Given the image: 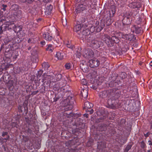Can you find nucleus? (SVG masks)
<instances>
[{"label": "nucleus", "instance_id": "nucleus-1", "mask_svg": "<svg viewBox=\"0 0 152 152\" xmlns=\"http://www.w3.org/2000/svg\"><path fill=\"white\" fill-rule=\"evenodd\" d=\"M74 101V98L71 96H69L64 100V102L65 103L61 107V110H64L63 115L68 118H71L73 117L74 114L71 112H66V111L71 110L73 108V104Z\"/></svg>", "mask_w": 152, "mask_h": 152}, {"label": "nucleus", "instance_id": "nucleus-2", "mask_svg": "<svg viewBox=\"0 0 152 152\" xmlns=\"http://www.w3.org/2000/svg\"><path fill=\"white\" fill-rule=\"evenodd\" d=\"M79 35L80 38L85 42H90L94 37V35L90 34L88 28L86 29L85 30L83 29V31L80 33Z\"/></svg>", "mask_w": 152, "mask_h": 152}, {"label": "nucleus", "instance_id": "nucleus-3", "mask_svg": "<svg viewBox=\"0 0 152 152\" xmlns=\"http://www.w3.org/2000/svg\"><path fill=\"white\" fill-rule=\"evenodd\" d=\"M79 3L76 5L75 11V12L77 14L82 12L83 11L88 9L90 7V5L89 4L88 1H86L84 2Z\"/></svg>", "mask_w": 152, "mask_h": 152}, {"label": "nucleus", "instance_id": "nucleus-4", "mask_svg": "<svg viewBox=\"0 0 152 152\" xmlns=\"http://www.w3.org/2000/svg\"><path fill=\"white\" fill-rule=\"evenodd\" d=\"M102 40L108 47H111L113 46L114 42L118 41V39L115 36H113L111 37L110 36L105 35L102 37Z\"/></svg>", "mask_w": 152, "mask_h": 152}, {"label": "nucleus", "instance_id": "nucleus-5", "mask_svg": "<svg viewBox=\"0 0 152 152\" xmlns=\"http://www.w3.org/2000/svg\"><path fill=\"white\" fill-rule=\"evenodd\" d=\"M118 75L116 73L113 74L112 76L110 78L108 85L110 87H113L118 85L120 83V80H117Z\"/></svg>", "mask_w": 152, "mask_h": 152}, {"label": "nucleus", "instance_id": "nucleus-6", "mask_svg": "<svg viewBox=\"0 0 152 152\" xmlns=\"http://www.w3.org/2000/svg\"><path fill=\"white\" fill-rule=\"evenodd\" d=\"M80 22H81V23L80 22L79 23L77 24L74 27V30L76 32H78L81 28H86L88 27V20H79Z\"/></svg>", "mask_w": 152, "mask_h": 152}, {"label": "nucleus", "instance_id": "nucleus-7", "mask_svg": "<svg viewBox=\"0 0 152 152\" xmlns=\"http://www.w3.org/2000/svg\"><path fill=\"white\" fill-rule=\"evenodd\" d=\"M113 125L111 123L109 124H104L101 125L100 129L102 131L107 130V131H109L110 133H111V134L112 135V134H114L115 132L113 129Z\"/></svg>", "mask_w": 152, "mask_h": 152}, {"label": "nucleus", "instance_id": "nucleus-8", "mask_svg": "<svg viewBox=\"0 0 152 152\" xmlns=\"http://www.w3.org/2000/svg\"><path fill=\"white\" fill-rule=\"evenodd\" d=\"M109 98L110 100H117L120 96L119 93L117 91H115L113 89H111L109 90Z\"/></svg>", "mask_w": 152, "mask_h": 152}, {"label": "nucleus", "instance_id": "nucleus-9", "mask_svg": "<svg viewBox=\"0 0 152 152\" xmlns=\"http://www.w3.org/2000/svg\"><path fill=\"white\" fill-rule=\"evenodd\" d=\"M6 20H0V24H1V23H3L4 21L3 24L5 26L4 27V30H5L7 29L8 30L9 29H13L16 26L14 24L13 21H10L9 20L8 21H6Z\"/></svg>", "mask_w": 152, "mask_h": 152}, {"label": "nucleus", "instance_id": "nucleus-10", "mask_svg": "<svg viewBox=\"0 0 152 152\" xmlns=\"http://www.w3.org/2000/svg\"><path fill=\"white\" fill-rule=\"evenodd\" d=\"M85 53L86 55L85 56V57L89 58H96L98 56V51L96 50L93 51L92 50L89 49H88L86 51Z\"/></svg>", "mask_w": 152, "mask_h": 152}, {"label": "nucleus", "instance_id": "nucleus-11", "mask_svg": "<svg viewBox=\"0 0 152 152\" xmlns=\"http://www.w3.org/2000/svg\"><path fill=\"white\" fill-rule=\"evenodd\" d=\"M118 101L115 100H110L109 99L107 101V107L109 108L115 109L118 108L119 104L118 103Z\"/></svg>", "mask_w": 152, "mask_h": 152}, {"label": "nucleus", "instance_id": "nucleus-12", "mask_svg": "<svg viewBox=\"0 0 152 152\" xmlns=\"http://www.w3.org/2000/svg\"><path fill=\"white\" fill-rule=\"evenodd\" d=\"M88 42L90 43L91 47L96 49L99 48L102 43L100 41L98 40L97 39H94V38L91 40L90 42Z\"/></svg>", "mask_w": 152, "mask_h": 152}, {"label": "nucleus", "instance_id": "nucleus-13", "mask_svg": "<svg viewBox=\"0 0 152 152\" xmlns=\"http://www.w3.org/2000/svg\"><path fill=\"white\" fill-rule=\"evenodd\" d=\"M130 30L131 32L136 34H141L142 32L141 27L135 25H132L131 27Z\"/></svg>", "mask_w": 152, "mask_h": 152}, {"label": "nucleus", "instance_id": "nucleus-14", "mask_svg": "<svg viewBox=\"0 0 152 152\" xmlns=\"http://www.w3.org/2000/svg\"><path fill=\"white\" fill-rule=\"evenodd\" d=\"M89 65L91 68H95L98 67L100 64L99 60L96 59L90 60L89 61Z\"/></svg>", "mask_w": 152, "mask_h": 152}, {"label": "nucleus", "instance_id": "nucleus-15", "mask_svg": "<svg viewBox=\"0 0 152 152\" xmlns=\"http://www.w3.org/2000/svg\"><path fill=\"white\" fill-rule=\"evenodd\" d=\"M104 20H100L101 23L100 24H99V21H96V26H98V27L96 29V31L97 32H100L103 29L104 26Z\"/></svg>", "mask_w": 152, "mask_h": 152}, {"label": "nucleus", "instance_id": "nucleus-16", "mask_svg": "<svg viewBox=\"0 0 152 152\" xmlns=\"http://www.w3.org/2000/svg\"><path fill=\"white\" fill-rule=\"evenodd\" d=\"M65 147L64 146L61 148L62 152H75L74 150L69 147L70 145L68 142H66L65 144Z\"/></svg>", "mask_w": 152, "mask_h": 152}, {"label": "nucleus", "instance_id": "nucleus-17", "mask_svg": "<svg viewBox=\"0 0 152 152\" xmlns=\"http://www.w3.org/2000/svg\"><path fill=\"white\" fill-rule=\"evenodd\" d=\"M109 90L107 91H103L99 93V96L102 99H105L107 97L109 98Z\"/></svg>", "mask_w": 152, "mask_h": 152}, {"label": "nucleus", "instance_id": "nucleus-18", "mask_svg": "<svg viewBox=\"0 0 152 152\" xmlns=\"http://www.w3.org/2000/svg\"><path fill=\"white\" fill-rule=\"evenodd\" d=\"M93 104L88 101L86 102L84 104L83 109H85L86 112H87V110L88 109H90L93 107Z\"/></svg>", "mask_w": 152, "mask_h": 152}, {"label": "nucleus", "instance_id": "nucleus-19", "mask_svg": "<svg viewBox=\"0 0 152 152\" xmlns=\"http://www.w3.org/2000/svg\"><path fill=\"white\" fill-rule=\"evenodd\" d=\"M106 147V143L105 141H102L98 145V148L99 150L101 151L100 152H103V149Z\"/></svg>", "mask_w": 152, "mask_h": 152}, {"label": "nucleus", "instance_id": "nucleus-20", "mask_svg": "<svg viewBox=\"0 0 152 152\" xmlns=\"http://www.w3.org/2000/svg\"><path fill=\"white\" fill-rule=\"evenodd\" d=\"M43 37L45 39L48 41H51L53 39L52 37L50 36L48 32L44 33L43 35Z\"/></svg>", "mask_w": 152, "mask_h": 152}, {"label": "nucleus", "instance_id": "nucleus-21", "mask_svg": "<svg viewBox=\"0 0 152 152\" xmlns=\"http://www.w3.org/2000/svg\"><path fill=\"white\" fill-rule=\"evenodd\" d=\"M81 95L83 98L85 99L87 98L88 95V90L85 89H83L81 91Z\"/></svg>", "mask_w": 152, "mask_h": 152}, {"label": "nucleus", "instance_id": "nucleus-22", "mask_svg": "<svg viewBox=\"0 0 152 152\" xmlns=\"http://www.w3.org/2000/svg\"><path fill=\"white\" fill-rule=\"evenodd\" d=\"M64 53L62 52H57L56 54V57L59 60L62 59L64 56Z\"/></svg>", "mask_w": 152, "mask_h": 152}, {"label": "nucleus", "instance_id": "nucleus-23", "mask_svg": "<svg viewBox=\"0 0 152 152\" xmlns=\"http://www.w3.org/2000/svg\"><path fill=\"white\" fill-rule=\"evenodd\" d=\"M53 8V6L51 5H50L48 6L47 7L46 10L45 11V14L47 15L50 14L51 13Z\"/></svg>", "mask_w": 152, "mask_h": 152}, {"label": "nucleus", "instance_id": "nucleus-24", "mask_svg": "<svg viewBox=\"0 0 152 152\" xmlns=\"http://www.w3.org/2000/svg\"><path fill=\"white\" fill-rule=\"evenodd\" d=\"M133 33H130L128 34H126L125 35V37L126 39L128 40L131 41L133 39L134 37V34Z\"/></svg>", "mask_w": 152, "mask_h": 152}, {"label": "nucleus", "instance_id": "nucleus-25", "mask_svg": "<svg viewBox=\"0 0 152 152\" xmlns=\"http://www.w3.org/2000/svg\"><path fill=\"white\" fill-rule=\"evenodd\" d=\"M22 27L21 25L16 26L14 28V31L15 33H18L21 31Z\"/></svg>", "mask_w": 152, "mask_h": 152}, {"label": "nucleus", "instance_id": "nucleus-26", "mask_svg": "<svg viewBox=\"0 0 152 152\" xmlns=\"http://www.w3.org/2000/svg\"><path fill=\"white\" fill-rule=\"evenodd\" d=\"M24 108V110L26 112V113H27L28 112V107H27V104H23V105L22 107H20L18 108L19 110L21 112H23V110H22L23 109V108Z\"/></svg>", "mask_w": 152, "mask_h": 152}, {"label": "nucleus", "instance_id": "nucleus-27", "mask_svg": "<svg viewBox=\"0 0 152 152\" xmlns=\"http://www.w3.org/2000/svg\"><path fill=\"white\" fill-rule=\"evenodd\" d=\"M46 50L47 51H50V52H52L54 50L53 47L51 44H49L46 45Z\"/></svg>", "mask_w": 152, "mask_h": 152}, {"label": "nucleus", "instance_id": "nucleus-28", "mask_svg": "<svg viewBox=\"0 0 152 152\" xmlns=\"http://www.w3.org/2000/svg\"><path fill=\"white\" fill-rule=\"evenodd\" d=\"M60 85V83H57L55 86V87H54V89L56 90H57L58 91H59V89H61V91H64V88L62 86H61H61H59Z\"/></svg>", "mask_w": 152, "mask_h": 152}, {"label": "nucleus", "instance_id": "nucleus-29", "mask_svg": "<svg viewBox=\"0 0 152 152\" xmlns=\"http://www.w3.org/2000/svg\"><path fill=\"white\" fill-rule=\"evenodd\" d=\"M132 20H122V23L123 26H127L131 24Z\"/></svg>", "mask_w": 152, "mask_h": 152}, {"label": "nucleus", "instance_id": "nucleus-30", "mask_svg": "<svg viewBox=\"0 0 152 152\" xmlns=\"http://www.w3.org/2000/svg\"><path fill=\"white\" fill-rule=\"evenodd\" d=\"M88 27H88V28H87L89 29L90 33H92L94 32L96 30L95 27L94 26H92L91 25H89L88 23Z\"/></svg>", "mask_w": 152, "mask_h": 152}, {"label": "nucleus", "instance_id": "nucleus-31", "mask_svg": "<svg viewBox=\"0 0 152 152\" xmlns=\"http://www.w3.org/2000/svg\"><path fill=\"white\" fill-rule=\"evenodd\" d=\"M43 69L45 70H47L50 67V65L48 62H44L42 64Z\"/></svg>", "mask_w": 152, "mask_h": 152}, {"label": "nucleus", "instance_id": "nucleus-32", "mask_svg": "<svg viewBox=\"0 0 152 152\" xmlns=\"http://www.w3.org/2000/svg\"><path fill=\"white\" fill-rule=\"evenodd\" d=\"M126 122V120L124 118H121L119 124V126L121 127H124L125 125Z\"/></svg>", "mask_w": 152, "mask_h": 152}, {"label": "nucleus", "instance_id": "nucleus-33", "mask_svg": "<svg viewBox=\"0 0 152 152\" xmlns=\"http://www.w3.org/2000/svg\"><path fill=\"white\" fill-rule=\"evenodd\" d=\"M134 6V8H140L141 6V3L139 2H135L132 4Z\"/></svg>", "mask_w": 152, "mask_h": 152}, {"label": "nucleus", "instance_id": "nucleus-34", "mask_svg": "<svg viewBox=\"0 0 152 152\" xmlns=\"http://www.w3.org/2000/svg\"><path fill=\"white\" fill-rule=\"evenodd\" d=\"M127 75L125 72H121L119 74V77L121 79H124L126 78L127 77Z\"/></svg>", "mask_w": 152, "mask_h": 152}, {"label": "nucleus", "instance_id": "nucleus-35", "mask_svg": "<svg viewBox=\"0 0 152 152\" xmlns=\"http://www.w3.org/2000/svg\"><path fill=\"white\" fill-rule=\"evenodd\" d=\"M55 78L57 81H59L62 78L61 74H57L55 75Z\"/></svg>", "mask_w": 152, "mask_h": 152}, {"label": "nucleus", "instance_id": "nucleus-36", "mask_svg": "<svg viewBox=\"0 0 152 152\" xmlns=\"http://www.w3.org/2000/svg\"><path fill=\"white\" fill-rule=\"evenodd\" d=\"M13 40L14 41L15 43H20L21 41V39L18 36H16L13 39Z\"/></svg>", "mask_w": 152, "mask_h": 152}, {"label": "nucleus", "instance_id": "nucleus-37", "mask_svg": "<svg viewBox=\"0 0 152 152\" xmlns=\"http://www.w3.org/2000/svg\"><path fill=\"white\" fill-rule=\"evenodd\" d=\"M18 9V5L14 4L12 5L10 9L11 10L14 11H17Z\"/></svg>", "mask_w": 152, "mask_h": 152}, {"label": "nucleus", "instance_id": "nucleus-38", "mask_svg": "<svg viewBox=\"0 0 152 152\" xmlns=\"http://www.w3.org/2000/svg\"><path fill=\"white\" fill-rule=\"evenodd\" d=\"M93 142L94 140L93 139L91 138H89L88 142H87V145L88 147L91 146L92 145Z\"/></svg>", "mask_w": 152, "mask_h": 152}, {"label": "nucleus", "instance_id": "nucleus-39", "mask_svg": "<svg viewBox=\"0 0 152 152\" xmlns=\"http://www.w3.org/2000/svg\"><path fill=\"white\" fill-rule=\"evenodd\" d=\"M66 45L67 48L71 49L72 50H73L75 48L74 45L71 44L69 42L66 44Z\"/></svg>", "mask_w": 152, "mask_h": 152}, {"label": "nucleus", "instance_id": "nucleus-40", "mask_svg": "<svg viewBox=\"0 0 152 152\" xmlns=\"http://www.w3.org/2000/svg\"><path fill=\"white\" fill-rule=\"evenodd\" d=\"M21 14V11L20 10H18L17 11V12H15L14 13V15H15L18 18V17L20 16Z\"/></svg>", "mask_w": 152, "mask_h": 152}, {"label": "nucleus", "instance_id": "nucleus-41", "mask_svg": "<svg viewBox=\"0 0 152 152\" xmlns=\"http://www.w3.org/2000/svg\"><path fill=\"white\" fill-rule=\"evenodd\" d=\"M132 146L131 145H127L124 150V152H128L131 149Z\"/></svg>", "mask_w": 152, "mask_h": 152}, {"label": "nucleus", "instance_id": "nucleus-42", "mask_svg": "<svg viewBox=\"0 0 152 152\" xmlns=\"http://www.w3.org/2000/svg\"><path fill=\"white\" fill-rule=\"evenodd\" d=\"M64 66L66 69H69L71 68L72 64L71 63H66L65 65Z\"/></svg>", "mask_w": 152, "mask_h": 152}, {"label": "nucleus", "instance_id": "nucleus-43", "mask_svg": "<svg viewBox=\"0 0 152 152\" xmlns=\"http://www.w3.org/2000/svg\"><path fill=\"white\" fill-rule=\"evenodd\" d=\"M111 11H110V14H111V12L112 13L113 15H114L115 13V12L116 11V8L115 6H113L111 7Z\"/></svg>", "mask_w": 152, "mask_h": 152}, {"label": "nucleus", "instance_id": "nucleus-44", "mask_svg": "<svg viewBox=\"0 0 152 152\" xmlns=\"http://www.w3.org/2000/svg\"><path fill=\"white\" fill-rule=\"evenodd\" d=\"M140 147L142 148L143 149L146 147V144L143 140L140 142Z\"/></svg>", "mask_w": 152, "mask_h": 152}, {"label": "nucleus", "instance_id": "nucleus-45", "mask_svg": "<svg viewBox=\"0 0 152 152\" xmlns=\"http://www.w3.org/2000/svg\"><path fill=\"white\" fill-rule=\"evenodd\" d=\"M43 73V71L42 70H39L38 72L37 73V77L38 78L40 77Z\"/></svg>", "mask_w": 152, "mask_h": 152}, {"label": "nucleus", "instance_id": "nucleus-46", "mask_svg": "<svg viewBox=\"0 0 152 152\" xmlns=\"http://www.w3.org/2000/svg\"><path fill=\"white\" fill-rule=\"evenodd\" d=\"M18 124L17 122H12L11 124V126L12 128L16 127L17 128Z\"/></svg>", "mask_w": 152, "mask_h": 152}, {"label": "nucleus", "instance_id": "nucleus-47", "mask_svg": "<svg viewBox=\"0 0 152 152\" xmlns=\"http://www.w3.org/2000/svg\"><path fill=\"white\" fill-rule=\"evenodd\" d=\"M7 7V6L6 4H2L1 7V9L3 10L4 11L6 10V8Z\"/></svg>", "mask_w": 152, "mask_h": 152}, {"label": "nucleus", "instance_id": "nucleus-48", "mask_svg": "<svg viewBox=\"0 0 152 152\" xmlns=\"http://www.w3.org/2000/svg\"><path fill=\"white\" fill-rule=\"evenodd\" d=\"M25 119L26 122L27 123V124L29 125H31L32 124L31 122V121L28 118L25 117Z\"/></svg>", "mask_w": 152, "mask_h": 152}, {"label": "nucleus", "instance_id": "nucleus-49", "mask_svg": "<svg viewBox=\"0 0 152 152\" xmlns=\"http://www.w3.org/2000/svg\"><path fill=\"white\" fill-rule=\"evenodd\" d=\"M145 64L143 62H140L139 63V66L141 69H142L145 66Z\"/></svg>", "mask_w": 152, "mask_h": 152}, {"label": "nucleus", "instance_id": "nucleus-50", "mask_svg": "<svg viewBox=\"0 0 152 152\" xmlns=\"http://www.w3.org/2000/svg\"><path fill=\"white\" fill-rule=\"evenodd\" d=\"M81 82L82 84L83 85H86L87 84V82L85 79H82Z\"/></svg>", "mask_w": 152, "mask_h": 152}, {"label": "nucleus", "instance_id": "nucleus-51", "mask_svg": "<svg viewBox=\"0 0 152 152\" xmlns=\"http://www.w3.org/2000/svg\"><path fill=\"white\" fill-rule=\"evenodd\" d=\"M62 23L64 26H66L67 25V20H62Z\"/></svg>", "mask_w": 152, "mask_h": 152}, {"label": "nucleus", "instance_id": "nucleus-52", "mask_svg": "<svg viewBox=\"0 0 152 152\" xmlns=\"http://www.w3.org/2000/svg\"><path fill=\"white\" fill-rule=\"evenodd\" d=\"M4 25L3 24L2 25V26H1L0 27V34H1L3 31H5L4 30Z\"/></svg>", "mask_w": 152, "mask_h": 152}, {"label": "nucleus", "instance_id": "nucleus-53", "mask_svg": "<svg viewBox=\"0 0 152 152\" xmlns=\"http://www.w3.org/2000/svg\"><path fill=\"white\" fill-rule=\"evenodd\" d=\"M75 1L77 3H82L83 2H85L86 0H75Z\"/></svg>", "mask_w": 152, "mask_h": 152}, {"label": "nucleus", "instance_id": "nucleus-54", "mask_svg": "<svg viewBox=\"0 0 152 152\" xmlns=\"http://www.w3.org/2000/svg\"><path fill=\"white\" fill-rule=\"evenodd\" d=\"M8 133L7 132H3L2 133V136L3 137H4L5 135H8Z\"/></svg>", "mask_w": 152, "mask_h": 152}, {"label": "nucleus", "instance_id": "nucleus-55", "mask_svg": "<svg viewBox=\"0 0 152 152\" xmlns=\"http://www.w3.org/2000/svg\"><path fill=\"white\" fill-rule=\"evenodd\" d=\"M150 133L149 132L147 133L146 134H144V135L145 137H148Z\"/></svg>", "mask_w": 152, "mask_h": 152}, {"label": "nucleus", "instance_id": "nucleus-56", "mask_svg": "<svg viewBox=\"0 0 152 152\" xmlns=\"http://www.w3.org/2000/svg\"><path fill=\"white\" fill-rule=\"evenodd\" d=\"M89 112L90 114H91L93 113L94 112V110L92 109H91L90 110H87V112Z\"/></svg>", "mask_w": 152, "mask_h": 152}, {"label": "nucleus", "instance_id": "nucleus-57", "mask_svg": "<svg viewBox=\"0 0 152 152\" xmlns=\"http://www.w3.org/2000/svg\"><path fill=\"white\" fill-rule=\"evenodd\" d=\"M102 77H100V78H99V80H100V79H101V81H99V83H98V84H99V85H100V84H101V83H102V81H103V80H102Z\"/></svg>", "mask_w": 152, "mask_h": 152}, {"label": "nucleus", "instance_id": "nucleus-58", "mask_svg": "<svg viewBox=\"0 0 152 152\" xmlns=\"http://www.w3.org/2000/svg\"><path fill=\"white\" fill-rule=\"evenodd\" d=\"M40 44L42 45H44L45 44V41H42L40 42Z\"/></svg>", "mask_w": 152, "mask_h": 152}, {"label": "nucleus", "instance_id": "nucleus-59", "mask_svg": "<svg viewBox=\"0 0 152 152\" xmlns=\"http://www.w3.org/2000/svg\"><path fill=\"white\" fill-rule=\"evenodd\" d=\"M27 132L29 133H31L32 132V131L29 128H28L27 130Z\"/></svg>", "mask_w": 152, "mask_h": 152}, {"label": "nucleus", "instance_id": "nucleus-60", "mask_svg": "<svg viewBox=\"0 0 152 152\" xmlns=\"http://www.w3.org/2000/svg\"><path fill=\"white\" fill-rule=\"evenodd\" d=\"M39 92L38 91H36L33 92V94L35 95Z\"/></svg>", "mask_w": 152, "mask_h": 152}, {"label": "nucleus", "instance_id": "nucleus-61", "mask_svg": "<svg viewBox=\"0 0 152 152\" xmlns=\"http://www.w3.org/2000/svg\"><path fill=\"white\" fill-rule=\"evenodd\" d=\"M84 115V116H85L86 118H88V114H86H86H85Z\"/></svg>", "mask_w": 152, "mask_h": 152}, {"label": "nucleus", "instance_id": "nucleus-62", "mask_svg": "<svg viewBox=\"0 0 152 152\" xmlns=\"http://www.w3.org/2000/svg\"><path fill=\"white\" fill-rule=\"evenodd\" d=\"M141 20H139L138 21V22L136 23H137V24H139L141 21Z\"/></svg>", "mask_w": 152, "mask_h": 152}, {"label": "nucleus", "instance_id": "nucleus-63", "mask_svg": "<svg viewBox=\"0 0 152 152\" xmlns=\"http://www.w3.org/2000/svg\"><path fill=\"white\" fill-rule=\"evenodd\" d=\"M31 39L30 38H29V39H28V43H29L31 42Z\"/></svg>", "mask_w": 152, "mask_h": 152}, {"label": "nucleus", "instance_id": "nucleus-64", "mask_svg": "<svg viewBox=\"0 0 152 152\" xmlns=\"http://www.w3.org/2000/svg\"><path fill=\"white\" fill-rule=\"evenodd\" d=\"M9 138V135H8L7 136V138H4V139L5 140H7Z\"/></svg>", "mask_w": 152, "mask_h": 152}]
</instances>
